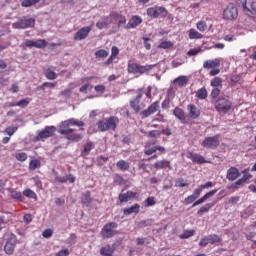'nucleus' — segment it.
<instances>
[{"mask_svg":"<svg viewBox=\"0 0 256 256\" xmlns=\"http://www.w3.org/2000/svg\"><path fill=\"white\" fill-rule=\"evenodd\" d=\"M65 135H66V139H68L69 141H81V139H83V136L81 134H77L74 133L73 128L70 127H83V125H85V123L83 121H79V120H75V119H69L65 121Z\"/></svg>","mask_w":256,"mask_h":256,"instance_id":"nucleus-1","label":"nucleus"},{"mask_svg":"<svg viewBox=\"0 0 256 256\" xmlns=\"http://www.w3.org/2000/svg\"><path fill=\"white\" fill-rule=\"evenodd\" d=\"M118 125L119 117L117 116H110L97 122L98 130L102 133H105V131H116Z\"/></svg>","mask_w":256,"mask_h":256,"instance_id":"nucleus-2","label":"nucleus"},{"mask_svg":"<svg viewBox=\"0 0 256 256\" xmlns=\"http://www.w3.org/2000/svg\"><path fill=\"white\" fill-rule=\"evenodd\" d=\"M118 227H119V224H117L116 222L106 223L100 231L101 237L103 239H111L115 237V235H118L119 233L117 232Z\"/></svg>","mask_w":256,"mask_h":256,"instance_id":"nucleus-3","label":"nucleus"},{"mask_svg":"<svg viewBox=\"0 0 256 256\" xmlns=\"http://www.w3.org/2000/svg\"><path fill=\"white\" fill-rule=\"evenodd\" d=\"M231 101L227 97H219L214 104V107L218 113H227V111H231L232 107Z\"/></svg>","mask_w":256,"mask_h":256,"instance_id":"nucleus-4","label":"nucleus"},{"mask_svg":"<svg viewBox=\"0 0 256 256\" xmlns=\"http://www.w3.org/2000/svg\"><path fill=\"white\" fill-rule=\"evenodd\" d=\"M14 29H30L35 27V19L25 16L12 24Z\"/></svg>","mask_w":256,"mask_h":256,"instance_id":"nucleus-5","label":"nucleus"},{"mask_svg":"<svg viewBox=\"0 0 256 256\" xmlns=\"http://www.w3.org/2000/svg\"><path fill=\"white\" fill-rule=\"evenodd\" d=\"M221 136L216 134L214 136L206 137L202 141V147L205 149H217L219 147Z\"/></svg>","mask_w":256,"mask_h":256,"instance_id":"nucleus-6","label":"nucleus"},{"mask_svg":"<svg viewBox=\"0 0 256 256\" xmlns=\"http://www.w3.org/2000/svg\"><path fill=\"white\" fill-rule=\"evenodd\" d=\"M147 15L148 17L157 19L159 17H167L168 12L163 6H154L147 9Z\"/></svg>","mask_w":256,"mask_h":256,"instance_id":"nucleus-7","label":"nucleus"},{"mask_svg":"<svg viewBox=\"0 0 256 256\" xmlns=\"http://www.w3.org/2000/svg\"><path fill=\"white\" fill-rule=\"evenodd\" d=\"M223 19L226 21H233V19H237L239 17V12L237 7L234 4H229L223 11Z\"/></svg>","mask_w":256,"mask_h":256,"instance_id":"nucleus-8","label":"nucleus"},{"mask_svg":"<svg viewBox=\"0 0 256 256\" xmlns=\"http://www.w3.org/2000/svg\"><path fill=\"white\" fill-rule=\"evenodd\" d=\"M15 245H17V236L10 234L4 246L5 253L7 255H13V251H15Z\"/></svg>","mask_w":256,"mask_h":256,"instance_id":"nucleus-9","label":"nucleus"},{"mask_svg":"<svg viewBox=\"0 0 256 256\" xmlns=\"http://www.w3.org/2000/svg\"><path fill=\"white\" fill-rule=\"evenodd\" d=\"M221 241V237L217 234H210L208 236H205L200 239L199 246L200 247H207L210 243V245H214V243H219Z\"/></svg>","mask_w":256,"mask_h":256,"instance_id":"nucleus-10","label":"nucleus"},{"mask_svg":"<svg viewBox=\"0 0 256 256\" xmlns=\"http://www.w3.org/2000/svg\"><path fill=\"white\" fill-rule=\"evenodd\" d=\"M139 197V193L128 190L126 193H120L118 195V200L120 205L123 203H127L128 201H131V199H137Z\"/></svg>","mask_w":256,"mask_h":256,"instance_id":"nucleus-11","label":"nucleus"},{"mask_svg":"<svg viewBox=\"0 0 256 256\" xmlns=\"http://www.w3.org/2000/svg\"><path fill=\"white\" fill-rule=\"evenodd\" d=\"M153 66L151 65H128V73H133L134 75L137 73H147V71H151Z\"/></svg>","mask_w":256,"mask_h":256,"instance_id":"nucleus-12","label":"nucleus"},{"mask_svg":"<svg viewBox=\"0 0 256 256\" xmlns=\"http://www.w3.org/2000/svg\"><path fill=\"white\" fill-rule=\"evenodd\" d=\"M56 128L54 126H47L44 130L40 131L38 135L35 137L36 141L40 139H49V137L53 136Z\"/></svg>","mask_w":256,"mask_h":256,"instance_id":"nucleus-13","label":"nucleus"},{"mask_svg":"<svg viewBox=\"0 0 256 256\" xmlns=\"http://www.w3.org/2000/svg\"><path fill=\"white\" fill-rule=\"evenodd\" d=\"M92 29H93V26H86L81 28L75 34L74 39L76 41H83V39H87V36L89 35V33H91Z\"/></svg>","mask_w":256,"mask_h":256,"instance_id":"nucleus-14","label":"nucleus"},{"mask_svg":"<svg viewBox=\"0 0 256 256\" xmlns=\"http://www.w3.org/2000/svg\"><path fill=\"white\" fill-rule=\"evenodd\" d=\"M25 47H35L36 49H45L47 47V42L45 39H38V40H26Z\"/></svg>","mask_w":256,"mask_h":256,"instance_id":"nucleus-15","label":"nucleus"},{"mask_svg":"<svg viewBox=\"0 0 256 256\" xmlns=\"http://www.w3.org/2000/svg\"><path fill=\"white\" fill-rule=\"evenodd\" d=\"M144 147V154L148 156L153 155V153H157V151H160L162 154L165 153V147L163 146L156 145L151 148V144L147 143Z\"/></svg>","mask_w":256,"mask_h":256,"instance_id":"nucleus-16","label":"nucleus"},{"mask_svg":"<svg viewBox=\"0 0 256 256\" xmlns=\"http://www.w3.org/2000/svg\"><path fill=\"white\" fill-rule=\"evenodd\" d=\"M187 159H191L193 163H197V165H203V163H208L207 160H205V157L195 154L193 152H187L186 153Z\"/></svg>","mask_w":256,"mask_h":256,"instance_id":"nucleus-17","label":"nucleus"},{"mask_svg":"<svg viewBox=\"0 0 256 256\" xmlns=\"http://www.w3.org/2000/svg\"><path fill=\"white\" fill-rule=\"evenodd\" d=\"M157 109H159V101L153 102L148 109L141 112L142 119H145L149 117L150 115H153V113H157Z\"/></svg>","mask_w":256,"mask_h":256,"instance_id":"nucleus-18","label":"nucleus"},{"mask_svg":"<svg viewBox=\"0 0 256 256\" xmlns=\"http://www.w3.org/2000/svg\"><path fill=\"white\" fill-rule=\"evenodd\" d=\"M141 97H143V94L138 93L135 98L130 100V107H131V109H133L134 113L141 112V106L139 105L141 103Z\"/></svg>","mask_w":256,"mask_h":256,"instance_id":"nucleus-19","label":"nucleus"},{"mask_svg":"<svg viewBox=\"0 0 256 256\" xmlns=\"http://www.w3.org/2000/svg\"><path fill=\"white\" fill-rule=\"evenodd\" d=\"M112 18L111 16H104L100 20L97 21L96 27L97 29L103 30V29H108L109 25H111Z\"/></svg>","mask_w":256,"mask_h":256,"instance_id":"nucleus-20","label":"nucleus"},{"mask_svg":"<svg viewBox=\"0 0 256 256\" xmlns=\"http://www.w3.org/2000/svg\"><path fill=\"white\" fill-rule=\"evenodd\" d=\"M217 191H218L217 189H214V190H211V191L207 192L200 199L196 200L192 204V207H197V205H203V203H205V201H207V199H211V197H213L217 193Z\"/></svg>","mask_w":256,"mask_h":256,"instance_id":"nucleus-21","label":"nucleus"},{"mask_svg":"<svg viewBox=\"0 0 256 256\" xmlns=\"http://www.w3.org/2000/svg\"><path fill=\"white\" fill-rule=\"evenodd\" d=\"M110 17L112 21H116V23H118V29L123 27V25L127 23V19L125 18V16L119 13L113 12L112 14H110Z\"/></svg>","mask_w":256,"mask_h":256,"instance_id":"nucleus-22","label":"nucleus"},{"mask_svg":"<svg viewBox=\"0 0 256 256\" xmlns=\"http://www.w3.org/2000/svg\"><path fill=\"white\" fill-rule=\"evenodd\" d=\"M140 210H141V205L136 203V204H133L132 206H130L129 208H125L123 210V213H124L125 217H129V215H133V213L135 215H138Z\"/></svg>","mask_w":256,"mask_h":256,"instance_id":"nucleus-23","label":"nucleus"},{"mask_svg":"<svg viewBox=\"0 0 256 256\" xmlns=\"http://www.w3.org/2000/svg\"><path fill=\"white\" fill-rule=\"evenodd\" d=\"M189 110V117L190 119H199V116L201 115V110L197 108L194 104L188 105Z\"/></svg>","mask_w":256,"mask_h":256,"instance_id":"nucleus-24","label":"nucleus"},{"mask_svg":"<svg viewBox=\"0 0 256 256\" xmlns=\"http://www.w3.org/2000/svg\"><path fill=\"white\" fill-rule=\"evenodd\" d=\"M143 23V19L139 16H133L131 20L127 23L126 29H135L138 25Z\"/></svg>","mask_w":256,"mask_h":256,"instance_id":"nucleus-25","label":"nucleus"},{"mask_svg":"<svg viewBox=\"0 0 256 256\" xmlns=\"http://www.w3.org/2000/svg\"><path fill=\"white\" fill-rule=\"evenodd\" d=\"M199 197H201V194H200V191L195 189L193 194L187 196L185 199H184V203L186 205H191V203H194L195 201H197V199H199Z\"/></svg>","mask_w":256,"mask_h":256,"instance_id":"nucleus-26","label":"nucleus"},{"mask_svg":"<svg viewBox=\"0 0 256 256\" xmlns=\"http://www.w3.org/2000/svg\"><path fill=\"white\" fill-rule=\"evenodd\" d=\"M238 177L239 169H237L236 167H231L227 170L226 179H228V181H235V179H238Z\"/></svg>","mask_w":256,"mask_h":256,"instance_id":"nucleus-27","label":"nucleus"},{"mask_svg":"<svg viewBox=\"0 0 256 256\" xmlns=\"http://www.w3.org/2000/svg\"><path fill=\"white\" fill-rule=\"evenodd\" d=\"M115 253V245H105L100 249V255L112 256Z\"/></svg>","mask_w":256,"mask_h":256,"instance_id":"nucleus-28","label":"nucleus"},{"mask_svg":"<svg viewBox=\"0 0 256 256\" xmlns=\"http://www.w3.org/2000/svg\"><path fill=\"white\" fill-rule=\"evenodd\" d=\"M215 205V203H206L200 207V209L197 211V215L201 216L205 213H209L211 211V208Z\"/></svg>","mask_w":256,"mask_h":256,"instance_id":"nucleus-29","label":"nucleus"},{"mask_svg":"<svg viewBox=\"0 0 256 256\" xmlns=\"http://www.w3.org/2000/svg\"><path fill=\"white\" fill-rule=\"evenodd\" d=\"M154 167L155 169H165V167L171 169V162L168 160L157 161L154 163Z\"/></svg>","mask_w":256,"mask_h":256,"instance_id":"nucleus-30","label":"nucleus"},{"mask_svg":"<svg viewBox=\"0 0 256 256\" xmlns=\"http://www.w3.org/2000/svg\"><path fill=\"white\" fill-rule=\"evenodd\" d=\"M91 201H92L91 192L86 191V192L82 193V196H81L82 205L89 206L91 204Z\"/></svg>","mask_w":256,"mask_h":256,"instance_id":"nucleus-31","label":"nucleus"},{"mask_svg":"<svg viewBox=\"0 0 256 256\" xmlns=\"http://www.w3.org/2000/svg\"><path fill=\"white\" fill-rule=\"evenodd\" d=\"M173 83H177L178 87H185L189 83V78L187 76H179L174 79Z\"/></svg>","mask_w":256,"mask_h":256,"instance_id":"nucleus-32","label":"nucleus"},{"mask_svg":"<svg viewBox=\"0 0 256 256\" xmlns=\"http://www.w3.org/2000/svg\"><path fill=\"white\" fill-rule=\"evenodd\" d=\"M116 167L117 169H119L120 171H129L130 165L129 162L125 161V160H119L116 163Z\"/></svg>","mask_w":256,"mask_h":256,"instance_id":"nucleus-33","label":"nucleus"},{"mask_svg":"<svg viewBox=\"0 0 256 256\" xmlns=\"http://www.w3.org/2000/svg\"><path fill=\"white\" fill-rule=\"evenodd\" d=\"M173 115L180 121H185V111H183V109L176 107L173 111Z\"/></svg>","mask_w":256,"mask_h":256,"instance_id":"nucleus-34","label":"nucleus"},{"mask_svg":"<svg viewBox=\"0 0 256 256\" xmlns=\"http://www.w3.org/2000/svg\"><path fill=\"white\" fill-rule=\"evenodd\" d=\"M210 85L211 87L223 89V79L219 77H215L214 79L211 80Z\"/></svg>","mask_w":256,"mask_h":256,"instance_id":"nucleus-35","label":"nucleus"},{"mask_svg":"<svg viewBox=\"0 0 256 256\" xmlns=\"http://www.w3.org/2000/svg\"><path fill=\"white\" fill-rule=\"evenodd\" d=\"M119 55V48L117 46H113L111 48V56L108 58L107 63L108 65H111L113 63V59Z\"/></svg>","mask_w":256,"mask_h":256,"instance_id":"nucleus-36","label":"nucleus"},{"mask_svg":"<svg viewBox=\"0 0 256 256\" xmlns=\"http://www.w3.org/2000/svg\"><path fill=\"white\" fill-rule=\"evenodd\" d=\"M188 37L189 39H203V34L192 28L188 32Z\"/></svg>","mask_w":256,"mask_h":256,"instance_id":"nucleus-37","label":"nucleus"},{"mask_svg":"<svg viewBox=\"0 0 256 256\" xmlns=\"http://www.w3.org/2000/svg\"><path fill=\"white\" fill-rule=\"evenodd\" d=\"M143 133L146 135V137H149V139H159V137H161V132L159 130H152Z\"/></svg>","mask_w":256,"mask_h":256,"instance_id":"nucleus-38","label":"nucleus"},{"mask_svg":"<svg viewBox=\"0 0 256 256\" xmlns=\"http://www.w3.org/2000/svg\"><path fill=\"white\" fill-rule=\"evenodd\" d=\"M92 149H95V144H93V142H87L86 144H84L82 155H88L89 153H91Z\"/></svg>","mask_w":256,"mask_h":256,"instance_id":"nucleus-39","label":"nucleus"},{"mask_svg":"<svg viewBox=\"0 0 256 256\" xmlns=\"http://www.w3.org/2000/svg\"><path fill=\"white\" fill-rule=\"evenodd\" d=\"M196 97L201 100L207 99V89L200 88L199 90H197Z\"/></svg>","mask_w":256,"mask_h":256,"instance_id":"nucleus-40","label":"nucleus"},{"mask_svg":"<svg viewBox=\"0 0 256 256\" xmlns=\"http://www.w3.org/2000/svg\"><path fill=\"white\" fill-rule=\"evenodd\" d=\"M196 28H197L198 31H200L201 33H205V31H207V22H205V21H203V20L197 22Z\"/></svg>","mask_w":256,"mask_h":256,"instance_id":"nucleus-41","label":"nucleus"},{"mask_svg":"<svg viewBox=\"0 0 256 256\" xmlns=\"http://www.w3.org/2000/svg\"><path fill=\"white\" fill-rule=\"evenodd\" d=\"M239 201H241L240 196H232L225 202V205H237Z\"/></svg>","mask_w":256,"mask_h":256,"instance_id":"nucleus-42","label":"nucleus"},{"mask_svg":"<svg viewBox=\"0 0 256 256\" xmlns=\"http://www.w3.org/2000/svg\"><path fill=\"white\" fill-rule=\"evenodd\" d=\"M39 167H41V162H39V160L35 159L30 161V164H29L30 171H35V169H39Z\"/></svg>","mask_w":256,"mask_h":256,"instance_id":"nucleus-43","label":"nucleus"},{"mask_svg":"<svg viewBox=\"0 0 256 256\" xmlns=\"http://www.w3.org/2000/svg\"><path fill=\"white\" fill-rule=\"evenodd\" d=\"M211 187H213V182L208 181L205 184L200 185L198 188H196V190L200 191L201 195V193H203V189H211Z\"/></svg>","mask_w":256,"mask_h":256,"instance_id":"nucleus-44","label":"nucleus"},{"mask_svg":"<svg viewBox=\"0 0 256 256\" xmlns=\"http://www.w3.org/2000/svg\"><path fill=\"white\" fill-rule=\"evenodd\" d=\"M175 187H189V183L183 178H178L175 182Z\"/></svg>","mask_w":256,"mask_h":256,"instance_id":"nucleus-45","label":"nucleus"},{"mask_svg":"<svg viewBox=\"0 0 256 256\" xmlns=\"http://www.w3.org/2000/svg\"><path fill=\"white\" fill-rule=\"evenodd\" d=\"M193 235H195V230H185L180 235V239H189V237H193Z\"/></svg>","mask_w":256,"mask_h":256,"instance_id":"nucleus-46","label":"nucleus"},{"mask_svg":"<svg viewBox=\"0 0 256 256\" xmlns=\"http://www.w3.org/2000/svg\"><path fill=\"white\" fill-rule=\"evenodd\" d=\"M109 55V52L107 50L101 49L95 52V56L97 59H103Z\"/></svg>","mask_w":256,"mask_h":256,"instance_id":"nucleus-47","label":"nucleus"},{"mask_svg":"<svg viewBox=\"0 0 256 256\" xmlns=\"http://www.w3.org/2000/svg\"><path fill=\"white\" fill-rule=\"evenodd\" d=\"M23 195L25 197H29V199H37V194H35V192H33L31 189L24 190Z\"/></svg>","mask_w":256,"mask_h":256,"instance_id":"nucleus-48","label":"nucleus"},{"mask_svg":"<svg viewBox=\"0 0 256 256\" xmlns=\"http://www.w3.org/2000/svg\"><path fill=\"white\" fill-rule=\"evenodd\" d=\"M46 79H49L53 81L54 79H57V73L53 72V70L48 69L45 73Z\"/></svg>","mask_w":256,"mask_h":256,"instance_id":"nucleus-49","label":"nucleus"},{"mask_svg":"<svg viewBox=\"0 0 256 256\" xmlns=\"http://www.w3.org/2000/svg\"><path fill=\"white\" fill-rule=\"evenodd\" d=\"M39 0H22V7H33Z\"/></svg>","mask_w":256,"mask_h":256,"instance_id":"nucleus-50","label":"nucleus"},{"mask_svg":"<svg viewBox=\"0 0 256 256\" xmlns=\"http://www.w3.org/2000/svg\"><path fill=\"white\" fill-rule=\"evenodd\" d=\"M173 46V42L171 41H163L159 44V49H171Z\"/></svg>","mask_w":256,"mask_h":256,"instance_id":"nucleus-51","label":"nucleus"},{"mask_svg":"<svg viewBox=\"0 0 256 256\" xmlns=\"http://www.w3.org/2000/svg\"><path fill=\"white\" fill-rule=\"evenodd\" d=\"M145 207H153V205H156L157 202L155 201V197L150 196L145 200Z\"/></svg>","mask_w":256,"mask_h":256,"instance_id":"nucleus-52","label":"nucleus"},{"mask_svg":"<svg viewBox=\"0 0 256 256\" xmlns=\"http://www.w3.org/2000/svg\"><path fill=\"white\" fill-rule=\"evenodd\" d=\"M220 94H221V88H214L212 89L210 96L212 97V99H217V96Z\"/></svg>","mask_w":256,"mask_h":256,"instance_id":"nucleus-53","label":"nucleus"},{"mask_svg":"<svg viewBox=\"0 0 256 256\" xmlns=\"http://www.w3.org/2000/svg\"><path fill=\"white\" fill-rule=\"evenodd\" d=\"M17 161H27V154L25 152L16 154Z\"/></svg>","mask_w":256,"mask_h":256,"instance_id":"nucleus-54","label":"nucleus"},{"mask_svg":"<svg viewBox=\"0 0 256 256\" xmlns=\"http://www.w3.org/2000/svg\"><path fill=\"white\" fill-rule=\"evenodd\" d=\"M15 131H17V127H8L5 129V133L6 135H9V137H11Z\"/></svg>","mask_w":256,"mask_h":256,"instance_id":"nucleus-55","label":"nucleus"},{"mask_svg":"<svg viewBox=\"0 0 256 256\" xmlns=\"http://www.w3.org/2000/svg\"><path fill=\"white\" fill-rule=\"evenodd\" d=\"M55 85H56L55 83L46 82V83H43L41 86H39L38 89H45V87L53 89Z\"/></svg>","mask_w":256,"mask_h":256,"instance_id":"nucleus-56","label":"nucleus"},{"mask_svg":"<svg viewBox=\"0 0 256 256\" xmlns=\"http://www.w3.org/2000/svg\"><path fill=\"white\" fill-rule=\"evenodd\" d=\"M52 235H53V230H51V229H46L42 233V237H44V239H49V237H52Z\"/></svg>","mask_w":256,"mask_h":256,"instance_id":"nucleus-57","label":"nucleus"},{"mask_svg":"<svg viewBox=\"0 0 256 256\" xmlns=\"http://www.w3.org/2000/svg\"><path fill=\"white\" fill-rule=\"evenodd\" d=\"M199 53H201V49H199V48H194V49H191V50L188 51V55L190 57H193L195 55H199Z\"/></svg>","mask_w":256,"mask_h":256,"instance_id":"nucleus-58","label":"nucleus"},{"mask_svg":"<svg viewBox=\"0 0 256 256\" xmlns=\"http://www.w3.org/2000/svg\"><path fill=\"white\" fill-rule=\"evenodd\" d=\"M204 65H221V59H214L212 61L204 62Z\"/></svg>","mask_w":256,"mask_h":256,"instance_id":"nucleus-59","label":"nucleus"},{"mask_svg":"<svg viewBox=\"0 0 256 256\" xmlns=\"http://www.w3.org/2000/svg\"><path fill=\"white\" fill-rule=\"evenodd\" d=\"M18 107H27L29 105V101L27 99H22L17 102Z\"/></svg>","mask_w":256,"mask_h":256,"instance_id":"nucleus-60","label":"nucleus"},{"mask_svg":"<svg viewBox=\"0 0 256 256\" xmlns=\"http://www.w3.org/2000/svg\"><path fill=\"white\" fill-rule=\"evenodd\" d=\"M230 81L231 83H239L241 81V75H232Z\"/></svg>","mask_w":256,"mask_h":256,"instance_id":"nucleus-61","label":"nucleus"},{"mask_svg":"<svg viewBox=\"0 0 256 256\" xmlns=\"http://www.w3.org/2000/svg\"><path fill=\"white\" fill-rule=\"evenodd\" d=\"M10 196L12 199H21V192L11 191Z\"/></svg>","mask_w":256,"mask_h":256,"instance_id":"nucleus-62","label":"nucleus"},{"mask_svg":"<svg viewBox=\"0 0 256 256\" xmlns=\"http://www.w3.org/2000/svg\"><path fill=\"white\" fill-rule=\"evenodd\" d=\"M144 161H145V159H142L138 162V169H143V171H145V169H147V164Z\"/></svg>","mask_w":256,"mask_h":256,"instance_id":"nucleus-63","label":"nucleus"},{"mask_svg":"<svg viewBox=\"0 0 256 256\" xmlns=\"http://www.w3.org/2000/svg\"><path fill=\"white\" fill-rule=\"evenodd\" d=\"M96 93H104L105 92V86L103 85H96L94 87Z\"/></svg>","mask_w":256,"mask_h":256,"instance_id":"nucleus-64","label":"nucleus"}]
</instances>
